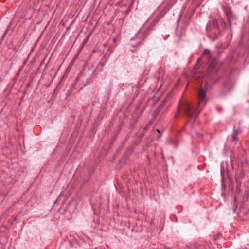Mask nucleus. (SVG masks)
I'll return each instance as SVG.
<instances>
[{
  "label": "nucleus",
  "instance_id": "obj_1",
  "mask_svg": "<svg viewBox=\"0 0 249 249\" xmlns=\"http://www.w3.org/2000/svg\"><path fill=\"white\" fill-rule=\"evenodd\" d=\"M206 30L208 36L213 41L220 36V32L216 19H213L210 21L206 26Z\"/></svg>",
  "mask_w": 249,
  "mask_h": 249
},
{
  "label": "nucleus",
  "instance_id": "obj_10",
  "mask_svg": "<svg viewBox=\"0 0 249 249\" xmlns=\"http://www.w3.org/2000/svg\"><path fill=\"white\" fill-rule=\"evenodd\" d=\"M203 54L204 55H207L208 58L209 59V60L211 59V55L210 54V51L209 49H205L203 52Z\"/></svg>",
  "mask_w": 249,
  "mask_h": 249
},
{
  "label": "nucleus",
  "instance_id": "obj_15",
  "mask_svg": "<svg viewBox=\"0 0 249 249\" xmlns=\"http://www.w3.org/2000/svg\"><path fill=\"white\" fill-rule=\"evenodd\" d=\"M156 131L159 133H160V134L159 135V136H158V139H159L160 138L161 136V134H160V130L159 129H157Z\"/></svg>",
  "mask_w": 249,
  "mask_h": 249
},
{
  "label": "nucleus",
  "instance_id": "obj_9",
  "mask_svg": "<svg viewBox=\"0 0 249 249\" xmlns=\"http://www.w3.org/2000/svg\"><path fill=\"white\" fill-rule=\"evenodd\" d=\"M153 124V120H150L146 124V126L143 128V133L144 134L150 128V127Z\"/></svg>",
  "mask_w": 249,
  "mask_h": 249
},
{
  "label": "nucleus",
  "instance_id": "obj_3",
  "mask_svg": "<svg viewBox=\"0 0 249 249\" xmlns=\"http://www.w3.org/2000/svg\"><path fill=\"white\" fill-rule=\"evenodd\" d=\"M180 108V109L183 111L184 114L186 115L189 119H190L193 118L194 111H193L192 107L189 103H183L180 107H178V109H179Z\"/></svg>",
  "mask_w": 249,
  "mask_h": 249
},
{
  "label": "nucleus",
  "instance_id": "obj_13",
  "mask_svg": "<svg viewBox=\"0 0 249 249\" xmlns=\"http://www.w3.org/2000/svg\"><path fill=\"white\" fill-rule=\"evenodd\" d=\"M92 78V76H89L88 78L86 79V82L84 84V86H86L87 84H88L89 83V81Z\"/></svg>",
  "mask_w": 249,
  "mask_h": 249
},
{
  "label": "nucleus",
  "instance_id": "obj_6",
  "mask_svg": "<svg viewBox=\"0 0 249 249\" xmlns=\"http://www.w3.org/2000/svg\"><path fill=\"white\" fill-rule=\"evenodd\" d=\"M226 14L228 18L230 23H231V20H234L236 18V16L233 13V12L231 10V8H227L225 10Z\"/></svg>",
  "mask_w": 249,
  "mask_h": 249
},
{
  "label": "nucleus",
  "instance_id": "obj_8",
  "mask_svg": "<svg viewBox=\"0 0 249 249\" xmlns=\"http://www.w3.org/2000/svg\"><path fill=\"white\" fill-rule=\"evenodd\" d=\"M44 61H45V60H43L41 62V63L38 68V70L42 71H44L45 70V69H46L48 63H44Z\"/></svg>",
  "mask_w": 249,
  "mask_h": 249
},
{
  "label": "nucleus",
  "instance_id": "obj_12",
  "mask_svg": "<svg viewBox=\"0 0 249 249\" xmlns=\"http://www.w3.org/2000/svg\"><path fill=\"white\" fill-rule=\"evenodd\" d=\"M240 186H241V184L238 183L237 181V185H236V191L238 193H239L240 190H241V189H240Z\"/></svg>",
  "mask_w": 249,
  "mask_h": 249
},
{
  "label": "nucleus",
  "instance_id": "obj_14",
  "mask_svg": "<svg viewBox=\"0 0 249 249\" xmlns=\"http://www.w3.org/2000/svg\"><path fill=\"white\" fill-rule=\"evenodd\" d=\"M222 235V234L221 233H218L217 234L215 235L214 236V239L215 240H216L217 239H218L221 235Z\"/></svg>",
  "mask_w": 249,
  "mask_h": 249
},
{
  "label": "nucleus",
  "instance_id": "obj_16",
  "mask_svg": "<svg viewBox=\"0 0 249 249\" xmlns=\"http://www.w3.org/2000/svg\"><path fill=\"white\" fill-rule=\"evenodd\" d=\"M100 64L102 66H105V63H100Z\"/></svg>",
  "mask_w": 249,
  "mask_h": 249
},
{
  "label": "nucleus",
  "instance_id": "obj_2",
  "mask_svg": "<svg viewBox=\"0 0 249 249\" xmlns=\"http://www.w3.org/2000/svg\"><path fill=\"white\" fill-rule=\"evenodd\" d=\"M154 27V23H151L149 26L147 27L144 31L140 30L135 35V36L131 39V40L136 41V44H132L133 47H137L141 43L146 37L149 35L151 31H152Z\"/></svg>",
  "mask_w": 249,
  "mask_h": 249
},
{
  "label": "nucleus",
  "instance_id": "obj_17",
  "mask_svg": "<svg viewBox=\"0 0 249 249\" xmlns=\"http://www.w3.org/2000/svg\"><path fill=\"white\" fill-rule=\"evenodd\" d=\"M162 107V105H159V107H159V108H161Z\"/></svg>",
  "mask_w": 249,
  "mask_h": 249
},
{
  "label": "nucleus",
  "instance_id": "obj_5",
  "mask_svg": "<svg viewBox=\"0 0 249 249\" xmlns=\"http://www.w3.org/2000/svg\"><path fill=\"white\" fill-rule=\"evenodd\" d=\"M206 90L204 89L203 88H200L198 90V98H199V106L198 107H200V110L204 107L206 103Z\"/></svg>",
  "mask_w": 249,
  "mask_h": 249
},
{
  "label": "nucleus",
  "instance_id": "obj_11",
  "mask_svg": "<svg viewBox=\"0 0 249 249\" xmlns=\"http://www.w3.org/2000/svg\"><path fill=\"white\" fill-rule=\"evenodd\" d=\"M85 74L83 72H81L78 75V77H77L76 80L79 81V80H83L84 77L85 76Z\"/></svg>",
  "mask_w": 249,
  "mask_h": 249
},
{
  "label": "nucleus",
  "instance_id": "obj_19",
  "mask_svg": "<svg viewBox=\"0 0 249 249\" xmlns=\"http://www.w3.org/2000/svg\"><path fill=\"white\" fill-rule=\"evenodd\" d=\"M185 129V127H184L183 128H182V130H184Z\"/></svg>",
  "mask_w": 249,
  "mask_h": 249
},
{
  "label": "nucleus",
  "instance_id": "obj_4",
  "mask_svg": "<svg viewBox=\"0 0 249 249\" xmlns=\"http://www.w3.org/2000/svg\"><path fill=\"white\" fill-rule=\"evenodd\" d=\"M218 71V66L216 59H213L209 65L207 73L210 75H213Z\"/></svg>",
  "mask_w": 249,
  "mask_h": 249
},
{
  "label": "nucleus",
  "instance_id": "obj_7",
  "mask_svg": "<svg viewBox=\"0 0 249 249\" xmlns=\"http://www.w3.org/2000/svg\"><path fill=\"white\" fill-rule=\"evenodd\" d=\"M239 131L238 130H233V133L232 134L231 137H232V142H234L235 143L237 142L238 141L237 136L238 134H239Z\"/></svg>",
  "mask_w": 249,
  "mask_h": 249
},
{
  "label": "nucleus",
  "instance_id": "obj_18",
  "mask_svg": "<svg viewBox=\"0 0 249 249\" xmlns=\"http://www.w3.org/2000/svg\"><path fill=\"white\" fill-rule=\"evenodd\" d=\"M198 113L196 114V115H195V118H196L197 116H198Z\"/></svg>",
  "mask_w": 249,
  "mask_h": 249
}]
</instances>
